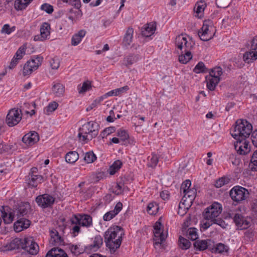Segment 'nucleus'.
Returning a JSON list of instances; mask_svg holds the SVG:
<instances>
[{
  "mask_svg": "<svg viewBox=\"0 0 257 257\" xmlns=\"http://www.w3.org/2000/svg\"><path fill=\"white\" fill-rule=\"evenodd\" d=\"M39 140L38 134L35 131H31L26 134L22 139V141L27 146H32Z\"/></svg>",
  "mask_w": 257,
  "mask_h": 257,
  "instance_id": "f3484780",
  "label": "nucleus"
},
{
  "mask_svg": "<svg viewBox=\"0 0 257 257\" xmlns=\"http://www.w3.org/2000/svg\"><path fill=\"white\" fill-rule=\"evenodd\" d=\"M251 43L249 51L246 52L243 56V61L247 63H251L257 59V39H253Z\"/></svg>",
  "mask_w": 257,
  "mask_h": 257,
  "instance_id": "9b49d317",
  "label": "nucleus"
},
{
  "mask_svg": "<svg viewBox=\"0 0 257 257\" xmlns=\"http://www.w3.org/2000/svg\"><path fill=\"white\" fill-rule=\"evenodd\" d=\"M192 58L190 51L184 50L181 51V54L179 56V61L182 64H186Z\"/></svg>",
  "mask_w": 257,
  "mask_h": 257,
  "instance_id": "2f4dec72",
  "label": "nucleus"
},
{
  "mask_svg": "<svg viewBox=\"0 0 257 257\" xmlns=\"http://www.w3.org/2000/svg\"><path fill=\"white\" fill-rule=\"evenodd\" d=\"M23 252H27L31 255H36L39 252V246L32 237L23 238Z\"/></svg>",
  "mask_w": 257,
  "mask_h": 257,
  "instance_id": "6e6552de",
  "label": "nucleus"
},
{
  "mask_svg": "<svg viewBox=\"0 0 257 257\" xmlns=\"http://www.w3.org/2000/svg\"><path fill=\"white\" fill-rule=\"evenodd\" d=\"M50 66L53 69H58L60 66V61L57 57L51 58L50 60Z\"/></svg>",
  "mask_w": 257,
  "mask_h": 257,
  "instance_id": "bf43d9fd",
  "label": "nucleus"
},
{
  "mask_svg": "<svg viewBox=\"0 0 257 257\" xmlns=\"http://www.w3.org/2000/svg\"><path fill=\"white\" fill-rule=\"evenodd\" d=\"M249 166L251 171H257V150L253 152Z\"/></svg>",
  "mask_w": 257,
  "mask_h": 257,
  "instance_id": "79ce46f5",
  "label": "nucleus"
},
{
  "mask_svg": "<svg viewBox=\"0 0 257 257\" xmlns=\"http://www.w3.org/2000/svg\"><path fill=\"white\" fill-rule=\"evenodd\" d=\"M50 25L48 23H44L40 28V33L43 39L46 40L48 38V37L50 36Z\"/></svg>",
  "mask_w": 257,
  "mask_h": 257,
  "instance_id": "4c0bfd02",
  "label": "nucleus"
},
{
  "mask_svg": "<svg viewBox=\"0 0 257 257\" xmlns=\"http://www.w3.org/2000/svg\"><path fill=\"white\" fill-rule=\"evenodd\" d=\"M41 9L49 14H52L54 10L52 6L46 3L41 6Z\"/></svg>",
  "mask_w": 257,
  "mask_h": 257,
  "instance_id": "0e129e2a",
  "label": "nucleus"
},
{
  "mask_svg": "<svg viewBox=\"0 0 257 257\" xmlns=\"http://www.w3.org/2000/svg\"><path fill=\"white\" fill-rule=\"evenodd\" d=\"M122 165V163L119 160L114 162L113 164L110 167V174L113 175L117 170H118Z\"/></svg>",
  "mask_w": 257,
  "mask_h": 257,
  "instance_id": "8fccbe9b",
  "label": "nucleus"
},
{
  "mask_svg": "<svg viewBox=\"0 0 257 257\" xmlns=\"http://www.w3.org/2000/svg\"><path fill=\"white\" fill-rule=\"evenodd\" d=\"M22 118V113L21 109L12 108L10 109L6 118V122L10 127H13L18 124Z\"/></svg>",
  "mask_w": 257,
  "mask_h": 257,
  "instance_id": "1a4fd4ad",
  "label": "nucleus"
},
{
  "mask_svg": "<svg viewBox=\"0 0 257 257\" xmlns=\"http://www.w3.org/2000/svg\"><path fill=\"white\" fill-rule=\"evenodd\" d=\"M233 219L235 225L238 227V228H239L240 229H245L248 227L249 222L245 220L240 214H235L233 217Z\"/></svg>",
  "mask_w": 257,
  "mask_h": 257,
  "instance_id": "6ab92c4d",
  "label": "nucleus"
},
{
  "mask_svg": "<svg viewBox=\"0 0 257 257\" xmlns=\"http://www.w3.org/2000/svg\"><path fill=\"white\" fill-rule=\"evenodd\" d=\"M43 181V177L41 175L29 174L27 176V182L30 187L35 188Z\"/></svg>",
  "mask_w": 257,
  "mask_h": 257,
  "instance_id": "aec40b11",
  "label": "nucleus"
},
{
  "mask_svg": "<svg viewBox=\"0 0 257 257\" xmlns=\"http://www.w3.org/2000/svg\"><path fill=\"white\" fill-rule=\"evenodd\" d=\"M45 257H68L66 252L58 247H53L49 250Z\"/></svg>",
  "mask_w": 257,
  "mask_h": 257,
  "instance_id": "4be33fe9",
  "label": "nucleus"
},
{
  "mask_svg": "<svg viewBox=\"0 0 257 257\" xmlns=\"http://www.w3.org/2000/svg\"><path fill=\"white\" fill-rule=\"evenodd\" d=\"M116 216V213L111 211L106 212L103 217V220L105 221H109Z\"/></svg>",
  "mask_w": 257,
  "mask_h": 257,
  "instance_id": "338daca9",
  "label": "nucleus"
},
{
  "mask_svg": "<svg viewBox=\"0 0 257 257\" xmlns=\"http://www.w3.org/2000/svg\"><path fill=\"white\" fill-rule=\"evenodd\" d=\"M14 225V230L16 232H19L24 229L28 228L30 225V221L25 218H19Z\"/></svg>",
  "mask_w": 257,
  "mask_h": 257,
  "instance_id": "a211bd4d",
  "label": "nucleus"
},
{
  "mask_svg": "<svg viewBox=\"0 0 257 257\" xmlns=\"http://www.w3.org/2000/svg\"><path fill=\"white\" fill-rule=\"evenodd\" d=\"M129 89V87L128 86L125 85L123 87L117 88L112 90L109 91L106 93L104 96H117L124 92L127 91Z\"/></svg>",
  "mask_w": 257,
  "mask_h": 257,
  "instance_id": "e433bc0d",
  "label": "nucleus"
},
{
  "mask_svg": "<svg viewBox=\"0 0 257 257\" xmlns=\"http://www.w3.org/2000/svg\"><path fill=\"white\" fill-rule=\"evenodd\" d=\"M222 73V69L220 67H215L211 69L209 75H212V77H216L217 78H220V76Z\"/></svg>",
  "mask_w": 257,
  "mask_h": 257,
  "instance_id": "de8ad7c7",
  "label": "nucleus"
},
{
  "mask_svg": "<svg viewBox=\"0 0 257 257\" xmlns=\"http://www.w3.org/2000/svg\"><path fill=\"white\" fill-rule=\"evenodd\" d=\"M91 88V83L89 81H86L83 83L82 85L78 86V92L80 94L84 93Z\"/></svg>",
  "mask_w": 257,
  "mask_h": 257,
  "instance_id": "37998d69",
  "label": "nucleus"
},
{
  "mask_svg": "<svg viewBox=\"0 0 257 257\" xmlns=\"http://www.w3.org/2000/svg\"><path fill=\"white\" fill-rule=\"evenodd\" d=\"M193 201H190L187 198H184L183 196L181 202L179 204V211L178 213H180V210L183 209L184 211H186L189 209L191 207Z\"/></svg>",
  "mask_w": 257,
  "mask_h": 257,
  "instance_id": "f704fd0d",
  "label": "nucleus"
},
{
  "mask_svg": "<svg viewBox=\"0 0 257 257\" xmlns=\"http://www.w3.org/2000/svg\"><path fill=\"white\" fill-rule=\"evenodd\" d=\"M175 45L178 49L181 51L184 50L190 51L192 47L191 43L187 41V38L183 35H179L175 39Z\"/></svg>",
  "mask_w": 257,
  "mask_h": 257,
  "instance_id": "dca6fc26",
  "label": "nucleus"
},
{
  "mask_svg": "<svg viewBox=\"0 0 257 257\" xmlns=\"http://www.w3.org/2000/svg\"><path fill=\"white\" fill-rule=\"evenodd\" d=\"M194 247L196 250H204L208 247V242L207 240H197L193 243Z\"/></svg>",
  "mask_w": 257,
  "mask_h": 257,
  "instance_id": "58836bf2",
  "label": "nucleus"
},
{
  "mask_svg": "<svg viewBox=\"0 0 257 257\" xmlns=\"http://www.w3.org/2000/svg\"><path fill=\"white\" fill-rule=\"evenodd\" d=\"M54 198L48 194H44L38 196L36 198V201L38 205L43 208L50 206L54 202Z\"/></svg>",
  "mask_w": 257,
  "mask_h": 257,
  "instance_id": "2eb2a0df",
  "label": "nucleus"
},
{
  "mask_svg": "<svg viewBox=\"0 0 257 257\" xmlns=\"http://www.w3.org/2000/svg\"><path fill=\"white\" fill-rule=\"evenodd\" d=\"M103 244V239L100 235L95 236L92 244L86 247V248L96 251Z\"/></svg>",
  "mask_w": 257,
  "mask_h": 257,
  "instance_id": "a878e982",
  "label": "nucleus"
},
{
  "mask_svg": "<svg viewBox=\"0 0 257 257\" xmlns=\"http://www.w3.org/2000/svg\"><path fill=\"white\" fill-rule=\"evenodd\" d=\"M251 139L253 145L257 147V130L254 131L251 134Z\"/></svg>",
  "mask_w": 257,
  "mask_h": 257,
  "instance_id": "774afa93",
  "label": "nucleus"
},
{
  "mask_svg": "<svg viewBox=\"0 0 257 257\" xmlns=\"http://www.w3.org/2000/svg\"><path fill=\"white\" fill-rule=\"evenodd\" d=\"M16 29V27L15 26L10 28V26L9 24H5L3 26L1 32L5 33L7 34H10L12 32H14Z\"/></svg>",
  "mask_w": 257,
  "mask_h": 257,
  "instance_id": "e2e57ef3",
  "label": "nucleus"
},
{
  "mask_svg": "<svg viewBox=\"0 0 257 257\" xmlns=\"http://www.w3.org/2000/svg\"><path fill=\"white\" fill-rule=\"evenodd\" d=\"M116 136L119 138V140L122 141H124L127 140L129 138L127 132L125 130H118L116 133Z\"/></svg>",
  "mask_w": 257,
  "mask_h": 257,
  "instance_id": "5fc2aeb1",
  "label": "nucleus"
},
{
  "mask_svg": "<svg viewBox=\"0 0 257 257\" xmlns=\"http://www.w3.org/2000/svg\"><path fill=\"white\" fill-rule=\"evenodd\" d=\"M58 106V104L56 101H53L50 103L46 108L47 114H49V113L55 111L57 108Z\"/></svg>",
  "mask_w": 257,
  "mask_h": 257,
  "instance_id": "13d9d810",
  "label": "nucleus"
},
{
  "mask_svg": "<svg viewBox=\"0 0 257 257\" xmlns=\"http://www.w3.org/2000/svg\"><path fill=\"white\" fill-rule=\"evenodd\" d=\"M27 49V44H24L22 46L19 47L15 55L12 59L9 68L12 69L15 67L18 63L19 60L22 59L24 56L26 54V50Z\"/></svg>",
  "mask_w": 257,
  "mask_h": 257,
  "instance_id": "ddd939ff",
  "label": "nucleus"
},
{
  "mask_svg": "<svg viewBox=\"0 0 257 257\" xmlns=\"http://www.w3.org/2000/svg\"><path fill=\"white\" fill-rule=\"evenodd\" d=\"M228 247L227 245H224L222 243H219L216 244V246L215 248L214 252L215 253H222L224 252H227L228 250Z\"/></svg>",
  "mask_w": 257,
  "mask_h": 257,
  "instance_id": "603ef678",
  "label": "nucleus"
},
{
  "mask_svg": "<svg viewBox=\"0 0 257 257\" xmlns=\"http://www.w3.org/2000/svg\"><path fill=\"white\" fill-rule=\"evenodd\" d=\"M1 211L2 213V217L5 223L10 224L13 222L15 217V214L13 212H9L8 213L6 211L4 206H2Z\"/></svg>",
  "mask_w": 257,
  "mask_h": 257,
  "instance_id": "c85d7f7f",
  "label": "nucleus"
},
{
  "mask_svg": "<svg viewBox=\"0 0 257 257\" xmlns=\"http://www.w3.org/2000/svg\"><path fill=\"white\" fill-rule=\"evenodd\" d=\"M207 69L202 62H199L195 67L193 71L196 73L206 72Z\"/></svg>",
  "mask_w": 257,
  "mask_h": 257,
  "instance_id": "09e8293b",
  "label": "nucleus"
},
{
  "mask_svg": "<svg viewBox=\"0 0 257 257\" xmlns=\"http://www.w3.org/2000/svg\"><path fill=\"white\" fill-rule=\"evenodd\" d=\"M43 60V57L41 56H33L24 66L23 71L24 76L30 75L33 71L37 70L42 64Z\"/></svg>",
  "mask_w": 257,
  "mask_h": 257,
  "instance_id": "423d86ee",
  "label": "nucleus"
},
{
  "mask_svg": "<svg viewBox=\"0 0 257 257\" xmlns=\"http://www.w3.org/2000/svg\"><path fill=\"white\" fill-rule=\"evenodd\" d=\"M115 131V128L114 126H110L105 128L100 134L99 137H101L102 139L104 138L108 135L113 133Z\"/></svg>",
  "mask_w": 257,
  "mask_h": 257,
  "instance_id": "6e6d98bb",
  "label": "nucleus"
},
{
  "mask_svg": "<svg viewBox=\"0 0 257 257\" xmlns=\"http://www.w3.org/2000/svg\"><path fill=\"white\" fill-rule=\"evenodd\" d=\"M69 248L72 253L75 255H78L84 251L83 248L80 247V245H71Z\"/></svg>",
  "mask_w": 257,
  "mask_h": 257,
  "instance_id": "49530a36",
  "label": "nucleus"
},
{
  "mask_svg": "<svg viewBox=\"0 0 257 257\" xmlns=\"http://www.w3.org/2000/svg\"><path fill=\"white\" fill-rule=\"evenodd\" d=\"M211 222H213L214 224H216L221 227L222 228H226L227 226V223H226L221 218H215L213 219Z\"/></svg>",
  "mask_w": 257,
  "mask_h": 257,
  "instance_id": "052dcab7",
  "label": "nucleus"
},
{
  "mask_svg": "<svg viewBox=\"0 0 257 257\" xmlns=\"http://www.w3.org/2000/svg\"><path fill=\"white\" fill-rule=\"evenodd\" d=\"M228 183V180L225 177H221L216 181L215 186L216 188H220L224 185Z\"/></svg>",
  "mask_w": 257,
  "mask_h": 257,
  "instance_id": "680f3d73",
  "label": "nucleus"
},
{
  "mask_svg": "<svg viewBox=\"0 0 257 257\" xmlns=\"http://www.w3.org/2000/svg\"><path fill=\"white\" fill-rule=\"evenodd\" d=\"M206 6V4L204 1H200L196 4L194 10L198 17H201Z\"/></svg>",
  "mask_w": 257,
  "mask_h": 257,
  "instance_id": "c9c22d12",
  "label": "nucleus"
},
{
  "mask_svg": "<svg viewBox=\"0 0 257 257\" xmlns=\"http://www.w3.org/2000/svg\"><path fill=\"white\" fill-rule=\"evenodd\" d=\"M179 245L182 249H187L191 245L190 241L180 236L179 238Z\"/></svg>",
  "mask_w": 257,
  "mask_h": 257,
  "instance_id": "a19ab883",
  "label": "nucleus"
},
{
  "mask_svg": "<svg viewBox=\"0 0 257 257\" xmlns=\"http://www.w3.org/2000/svg\"><path fill=\"white\" fill-rule=\"evenodd\" d=\"M156 30L155 23H149L145 25L142 29V34L143 36L148 37L152 36Z\"/></svg>",
  "mask_w": 257,
  "mask_h": 257,
  "instance_id": "b1692460",
  "label": "nucleus"
},
{
  "mask_svg": "<svg viewBox=\"0 0 257 257\" xmlns=\"http://www.w3.org/2000/svg\"><path fill=\"white\" fill-rule=\"evenodd\" d=\"M23 247V238H16L12 240L8 246L9 250L19 249L22 250Z\"/></svg>",
  "mask_w": 257,
  "mask_h": 257,
  "instance_id": "bb28decb",
  "label": "nucleus"
},
{
  "mask_svg": "<svg viewBox=\"0 0 257 257\" xmlns=\"http://www.w3.org/2000/svg\"><path fill=\"white\" fill-rule=\"evenodd\" d=\"M139 57L137 55H131L127 57L125 59V65L129 66L137 61Z\"/></svg>",
  "mask_w": 257,
  "mask_h": 257,
  "instance_id": "4d7b16f0",
  "label": "nucleus"
},
{
  "mask_svg": "<svg viewBox=\"0 0 257 257\" xmlns=\"http://www.w3.org/2000/svg\"><path fill=\"white\" fill-rule=\"evenodd\" d=\"M30 209V205L28 202L21 203L16 210L17 218L26 215Z\"/></svg>",
  "mask_w": 257,
  "mask_h": 257,
  "instance_id": "412c9836",
  "label": "nucleus"
},
{
  "mask_svg": "<svg viewBox=\"0 0 257 257\" xmlns=\"http://www.w3.org/2000/svg\"><path fill=\"white\" fill-rule=\"evenodd\" d=\"M72 224H78L82 226L90 227L92 225V217L87 214H78L71 218Z\"/></svg>",
  "mask_w": 257,
  "mask_h": 257,
  "instance_id": "9d476101",
  "label": "nucleus"
},
{
  "mask_svg": "<svg viewBox=\"0 0 257 257\" xmlns=\"http://www.w3.org/2000/svg\"><path fill=\"white\" fill-rule=\"evenodd\" d=\"M222 211V206L217 202H214L206 208L203 212V216L206 220H211L217 217Z\"/></svg>",
  "mask_w": 257,
  "mask_h": 257,
  "instance_id": "0eeeda50",
  "label": "nucleus"
},
{
  "mask_svg": "<svg viewBox=\"0 0 257 257\" xmlns=\"http://www.w3.org/2000/svg\"><path fill=\"white\" fill-rule=\"evenodd\" d=\"M86 31L84 30H80L77 33L75 34L71 39V44L73 46H77L81 42L82 38L85 34Z\"/></svg>",
  "mask_w": 257,
  "mask_h": 257,
  "instance_id": "7c9ffc66",
  "label": "nucleus"
},
{
  "mask_svg": "<svg viewBox=\"0 0 257 257\" xmlns=\"http://www.w3.org/2000/svg\"><path fill=\"white\" fill-rule=\"evenodd\" d=\"M33 0H16L15 8L18 11L25 9Z\"/></svg>",
  "mask_w": 257,
  "mask_h": 257,
  "instance_id": "473e14b6",
  "label": "nucleus"
},
{
  "mask_svg": "<svg viewBox=\"0 0 257 257\" xmlns=\"http://www.w3.org/2000/svg\"><path fill=\"white\" fill-rule=\"evenodd\" d=\"M52 91L53 94L56 97H62L65 92L64 86L60 82H53Z\"/></svg>",
  "mask_w": 257,
  "mask_h": 257,
  "instance_id": "5701e85b",
  "label": "nucleus"
},
{
  "mask_svg": "<svg viewBox=\"0 0 257 257\" xmlns=\"http://www.w3.org/2000/svg\"><path fill=\"white\" fill-rule=\"evenodd\" d=\"M99 124L94 121H89L79 129L78 138L80 142L87 143L98 134Z\"/></svg>",
  "mask_w": 257,
  "mask_h": 257,
  "instance_id": "f03ea898",
  "label": "nucleus"
},
{
  "mask_svg": "<svg viewBox=\"0 0 257 257\" xmlns=\"http://www.w3.org/2000/svg\"><path fill=\"white\" fill-rule=\"evenodd\" d=\"M79 158V155L76 151H70L65 155V160L69 164H72L77 161Z\"/></svg>",
  "mask_w": 257,
  "mask_h": 257,
  "instance_id": "72a5a7b5",
  "label": "nucleus"
},
{
  "mask_svg": "<svg viewBox=\"0 0 257 257\" xmlns=\"http://www.w3.org/2000/svg\"><path fill=\"white\" fill-rule=\"evenodd\" d=\"M183 193L184 198H187L190 201H193L196 195V190L194 188L190 189L187 191L184 190Z\"/></svg>",
  "mask_w": 257,
  "mask_h": 257,
  "instance_id": "ea45409f",
  "label": "nucleus"
},
{
  "mask_svg": "<svg viewBox=\"0 0 257 257\" xmlns=\"http://www.w3.org/2000/svg\"><path fill=\"white\" fill-rule=\"evenodd\" d=\"M17 146L16 144L13 145H6L3 143L0 139V153L4 152L12 153L14 151L16 150Z\"/></svg>",
  "mask_w": 257,
  "mask_h": 257,
  "instance_id": "c756f323",
  "label": "nucleus"
},
{
  "mask_svg": "<svg viewBox=\"0 0 257 257\" xmlns=\"http://www.w3.org/2000/svg\"><path fill=\"white\" fill-rule=\"evenodd\" d=\"M236 140V143H234V148L239 154L244 155L250 152V149L248 142L241 138Z\"/></svg>",
  "mask_w": 257,
  "mask_h": 257,
  "instance_id": "f8f14e48",
  "label": "nucleus"
},
{
  "mask_svg": "<svg viewBox=\"0 0 257 257\" xmlns=\"http://www.w3.org/2000/svg\"><path fill=\"white\" fill-rule=\"evenodd\" d=\"M214 29L212 22L210 20H206L204 21L201 30L198 31V35L202 41H209L214 36L213 33Z\"/></svg>",
  "mask_w": 257,
  "mask_h": 257,
  "instance_id": "20e7f679",
  "label": "nucleus"
},
{
  "mask_svg": "<svg viewBox=\"0 0 257 257\" xmlns=\"http://www.w3.org/2000/svg\"><path fill=\"white\" fill-rule=\"evenodd\" d=\"M155 236L158 237V241H156L155 244H161L165 239L163 231L161 230H155L154 232Z\"/></svg>",
  "mask_w": 257,
  "mask_h": 257,
  "instance_id": "864d4df0",
  "label": "nucleus"
},
{
  "mask_svg": "<svg viewBox=\"0 0 257 257\" xmlns=\"http://www.w3.org/2000/svg\"><path fill=\"white\" fill-rule=\"evenodd\" d=\"M197 230V229L196 228H189L187 230L188 238L192 240H197L198 238Z\"/></svg>",
  "mask_w": 257,
  "mask_h": 257,
  "instance_id": "a18cd8bd",
  "label": "nucleus"
},
{
  "mask_svg": "<svg viewBox=\"0 0 257 257\" xmlns=\"http://www.w3.org/2000/svg\"><path fill=\"white\" fill-rule=\"evenodd\" d=\"M229 195L234 201L240 203L249 197V193L245 188L235 186L230 190Z\"/></svg>",
  "mask_w": 257,
  "mask_h": 257,
  "instance_id": "39448f33",
  "label": "nucleus"
},
{
  "mask_svg": "<svg viewBox=\"0 0 257 257\" xmlns=\"http://www.w3.org/2000/svg\"><path fill=\"white\" fill-rule=\"evenodd\" d=\"M220 80V78H217L216 77H212L210 75L206 76V81H207V88L211 91L214 90Z\"/></svg>",
  "mask_w": 257,
  "mask_h": 257,
  "instance_id": "393cba45",
  "label": "nucleus"
},
{
  "mask_svg": "<svg viewBox=\"0 0 257 257\" xmlns=\"http://www.w3.org/2000/svg\"><path fill=\"white\" fill-rule=\"evenodd\" d=\"M191 185V182L189 180H186L184 182H183L180 188V191L181 192L182 191L184 192V190H186V191H187L190 189V187Z\"/></svg>",
  "mask_w": 257,
  "mask_h": 257,
  "instance_id": "69168bd1",
  "label": "nucleus"
},
{
  "mask_svg": "<svg viewBox=\"0 0 257 257\" xmlns=\"http://www.w3.org/2000/svg\"><path fill=\"white\" fill-rule=\"evenodd\" d=\"M50 239L49 243L52 246L64 245L65 242L64 239L61 237L58 231L55 228L50 229L49 230Z\"/></svg>",
  "mask_w": 257,
  "mask_h": 257,
  "instance_id": "4468645a",
  "label": "nucleus"
},
{
  "mask_svg": "<svg viewBox=\"0 0 257 257\" xmlns=\"http://www.w3.org/2000/svg\"><path fill=\"white\" fill-rule=\"evenodd\" d=\"M252 128V125L247 120L238 119L235 122L231 134L235 139L241 138V139L244 140L249 137L251 133Z\"/></svg>",
  "mask_w": 257,
  "mask_h": 257,
  "instance_id": "7ed1b4c3",
  "label": "nucleus"
},
{
  "mask_svg": "<svg viewBox=\"0 0 257 257\" xmlns=\"http://www.w3.org/2000/svg\"><path fill=\"white\" fill-rule=\"evenodd\" d=\"M134 29L128 27L126 30L123 39V43L125 46L130 45L133 42Z\"/></svg>",
  "mask_w": 257,
  "mask_h": 257,
  "instance_id": "cd10ccee",
  "label": "nucleus"
},
{
  "mask_svg": "<svg viewBox=\"0 0 257 257\" xmlns=\"http://www.w3.org/2000/svg\"><path fill=\"white\" fill-rule=\"evenodd\" d=\"M159 209L158 205L156 203H150L147 206V212L151 215L155 214Z\"/></svg>",
  "mask_w": 257,
  "mask_h": 257,
  "instance_id": "c03bdc74",
  "label": "nucleus"
},
{
  "mask_svg": "<svg viewBox=\"0 0 257 257\" xmlns=\"http://www.w3.org/2000/svg\"><path fill=\"white\" fill-rule=\"evenodd\" d=\"M96 159V157L92 152H87L84 157V160L87 163H91Z\"/></svg>",
  "mask_w": 257,
  "mask_h": 257,
  "instance_id": "3c124183",
  "label": "nucleus"
},
{
  "mask_svg": "<svg viewBox=\"0 0 257 257\" xmlns=\"http://www.w3.org/2000/svg\"><path fill=\"white\" fill-rule=\"evenodd\" d=\"M123 229L119 226L109 227L104 233V238L106 246L111 253H114L119 248L122 242Z\"/></svg>",
  "mask_w": 257,
  "mask_h": 257,
  "instance_id": "f257e3e1",
  "label": "nucleus"
}]
</instances>
